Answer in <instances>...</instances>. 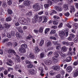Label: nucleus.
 Wrapping results in <instances>:
<instances>
[{
    "label": "nucleus",
    "mask_w": 78,
    "mask_h": 78,
    "mask_svg": "<svg viewBox=\"0 0 78 78\" xmlns=\"http://www.w3.org/2000/svg\"><path fill=\"white\" fill-rule=\"evenodd\" d=\"M8 52L9 54H12L13 53L15 56L17 57V58L18 59H17V61L18 62H20V57L19 56L16 54V52H15V51L14 50H12L11 49H9L8 51Z\"/></svg>",
    "instance_id": "f257e3e1"
},
{
    "label": "nucleus",
    "mask_w": 78,
    "mask_h": 78,
    "mask_svg": "<svg viewBox=\"0 0 78 78\" xmlns=\"http://www.w3.org/2000/svg\"><path fill=\"white\" fill-rule=\"evenodd\" d=\"M2 34L3 37H5L6 36H7V37L8 38H11L12 37V36L9 34L7 32H5V31H4L2 32Z\"/></svg>",
    "instance_id": "f03ea898"
},
{
    "label": "nucleus",
    "mask_w": 78,
    "mask_h": 78,
    "mask_svg": "<svg viewBox=\"0 0 78 78\" xmlns=\"http://www.w3.org/2000/svg\"><path fill=\"white\" fill-rule=\"evenodd\" d=\"M38 18V15H37V14H35L34 17V18L33 19V20L32 22V23L33 24L37 23V22Z\"/></svg>",
    "instance_id": "7ed1b4c3"
},
{
    "label": "nucleus",
    "mask_w": 78,
    "mask_h": 78,
    "mask_svg": "<svg viewBox=\"0 0 78 78\" xmlns=\"http://www.w3.org/2000/svg\"><path fill=\"white\" fill-rule=\"evenodd\" d=\"M23 4L26 6H29L31 4V2L28 0H25L23 2Z\"/></svg>",
    "instance_id": "20e7f679"
},
{
    "label": "nucleus",
    "mask_w": 78,
    "mask_h": 78,
    "mask_svg": "<svg viewBox=\"0 0 78 78\" xmlns=\"http://www.w3.org/2000/svg\"><path fill=\"white\" fill-rule=\"evenodd\" d=\"M52 63V61L51 60L48 59H46L44 61V63L46 65H50L51 64V63Z\"/></svg>",
    "instance_id": "39448f33"
},
{
    "label": "nucleus",
    "mask_w": 78,
    "mask_h": 78,
    "mask_svg": "<svg viewBox=\"0 0 78 78\" xmlns=\"http://www.w3.org/2000/svg\"><path fill=\"white\" fill-rule=\"evenodd\" d=\"M23 21V24H27V23L30 22V19L28 18H27V19H26L24 18Z\"/></svg>",
    "instance_id": "423d86ee"
},
{
    "label": "nucleus",
    "mask_w": 78,
    "mask_h": 78,
    "mask_svg": "<svg viewBox=\"0 0 78 78\" xmlns=\"http://www.w3.org/2000/svg\"><path fill=\"white\" fill-rule=\"evenodd\" d=\"M33 7L34 9L36 11H39V10L40 9L39 5L36 4L34 5Z\"/></svg>",
    "instance_id": "0eeeda50"
},
{
    "label": "nucleus",
    "mask_w": 78,
    "mask_h": 78,
    "mask_svg": "<svg viewBox=\"0 0 78 78\" xmlns=\"http://www.w3.org/2000/svg\"><path fill=\"white\" fill-rule=\"evenodd\" d=\"M39 70L41 72L40 75L42 76H44V69L43 68L41 67H39Z\"/></svg>",
    "instance_id": "6e6552de"
},
{
    "label": "nucleus",
    "mask_w": 78,
    "mask_h": 78,
    "mask_svg": "<svg viewBox=\"0 0 78 78\" xmlns=\"http://www.w3.org/2000/svg\"><path fill=\"white\" fill-rule=\"evenodd\" d=\"M45 45L46 47H50L51 46V42L50 41H46Z\"/></svg>",
    "instance_id": "1a4fd4ad"
},
{
    "label": "nucleus",
    "mask_w": 78,
    "mask_h": 78,
    "mask_svg": "<svg viewBox=\"0 0 78 78\" xmlns=\"http://www.w3.org/2000/svg\"><path fill=\"white\" fill-rule=\"evenodd\" d=\"M59 35L61 37V38L62 39H64V36H65V33L64 31H62L60 32L59 34Z\"/></svg>",
    "instance_id": "9d476101"
},
{
    "label": "nucleus",
    "mask_w": 78,
    "mask_h": 78,
    "mask_svg": "<svg viewBox=\"0 0 78 78\" xmlns=\"http://www.w3.org/2000/svg\"><path fill=\"white\" fill-rule=\"evenodd\" d=\"M7 61V62H6L7 65H8V66H12V65L11 64L12 63V61L10 59H8Z\"/></svg>",
    "instance_id": "9b49d317"
},
{
    "label": "nucleus",
    "mask_w": 78,
    "mask_h": 78,
    "mask_svg": "<svg viewBox=\"0 0 78 78\" xmlns=\"http://www.w3.org/2000/svg\"><path fill=\"white\" fill-rule=\"evenodd\" d=\"M70 8L71 9V10L70 11V12L71 13H72V12H75V9L73 5H71Z\"/></svg>",
    "instance_id": "f8f14e48"
},
{
    "label": "nucleus",
    "mask_w": 78,
    "mask_h": 78,
    "mask_svg": "<svg viewBox=\"0 0 78 78\" xmlns=\"http://www.w3.org/2000/svg\"><path fill=\"white\" fill-rule=\"evenodd\" d=\"M19 51L21 53H25L26 52L25 49L22 48L19 49Z\"/></svg>",
    "instance_id": "ddd939ff"
},
{
    "label": "nucleus",
    "mask_w": 78,
    "mask_h": 78,
    "mask_svg": "<svg viewBox=\"0 0 78 78\" xmlns=\"http://www.w3.org/2000/svg\"><path fill=\"white\" fill-rule=\"evenodd\" d=\"M72 60V57L69 56L67 57L66 58V61L67 62H70Z\"/></svg>",
    "instance_id": "4468645a"
},
{
    "label": "nucleus",
    "mask_w": 78,
    "mask_h": 78,
    "mask_svg": "<svg viewBox=\"0 0 78 78\" xmlns=\"http://www.w3.org/2000/svg\"><path fill=\"white\" fill-rule=\"evenodd\" d=\"M55 9L58 11H62V8L59 6H56L55 7Z\"/></svg>",
    "instance_id": "2eb2a0df"
},
{
    "label": "nucleus",
    "mask_w": 78,
    "mask_h": 78,
    "mask_svg": "<svg viewBox=\"0 0 78 78\" xmlns=\"http://www.w3.org/2000/svg\"><path fill=\"white\" fill-rule=\"evenodd\" d=\"M52 68L54 70H58L60 68V66H53Z\"/></svg>",
    "instance_id": "dca6fc26"
},
{
    "label": "nucleus",
    "mask_w": 78,
    "mask_h": 78,
    "mask_svg": "<svg viewBox=\"0 0 78 78\" xmlns=\"http://www.w3.org/2000/svg\"><path fill=\"white\" fill-rule=\"evenodd\" d=\"M74 76L75 77H76L78 75V69H76L74 71Z\"/></svg>",
    "instance_id": "f3484780"
},
{
    "label": "nucleus",
    "mask_w": 78,
    "mask_h": 78,
    "mask_svg": "<svg viewBox=\"0 0 78 78\" xmlns=\"http://www.w3.org/2000/svg\"><path fill=\"white\" fill-rule=\"evenodd\" d=\"M4 27H5V30H8V29L10 27V24L8 23L5 24L4 25Z\"/></svg>",
    "instance_id": "a211bd4d"
},
{
    "label": "nucleus",
    "mask_w": 78,
    "mask_h": 78,
    "mask_svg": "<svg viewBox=\"0 0 78 78\" xmlns=\"http://www.w3.org/2000/svg\"><path fill=\"white\" fill-rule=\"evenodd\" d=\"M25 19V18L22 17H21L19 19V21L20 22V23H23V20Z\"/></svg>",
    "instance_id": "6ab92c4d"
},
{
    "label": "nucleus",
    "mask_w": 78,
    "mask_h": 78,
    "mask_svg": "<svg viewBox=\"0 0 78 78\" xmlns=\"http://www.w3.org/2000/svg\"><path fill=\"white\" fill-rule=\"evenodd\" d=\"M67 72H70L72 70V68L71 66H69L66 69Z\"/></svg>",
    "instance_id": "aec40b11"
},
{
    "label": "nucleus",
    "mask_w": 78,
    "mask_h": 78,
    "mask_svg": "<svg viewBox=\"0 0 78 78\" xmlns=\"http://www.w3.org/2000/svg\"><path fill=\"white\" fill-rule=\"evenodd\" d=\"M54 55L55 58H58L59 57V54H58V53L57 52H55L54 53Z\"/></svg>",
    "instance_id": "412c9836"
},
{
    "label": "nucleus",
    "mask_w": 78,
    "mask_h": 78,
    "mask_svg": "<svg viewBox=\"0 0 78 78\" xmlns=\"http://www.w3.org/2000/svg\"><path fill=\"white\" fill-rule=\"evenodd\" d=\"M63 8L66 11L67 9H69V8L68 7V5L67 4H64L63 5Z\"/></svg>",
    "instance_id": "4be33fe9"
},
{
    "label": "nucleus",
    "mask_w": 78,
    "mask_h": 78,
    "mask_svg": "<svg viewBox=\"0 0 78 78\" xmlns=\"http://www.w3.org/2000/svg\"><path fill=\"white\" fill-rule=\"evenodd\" d=\"M61 48V45L60 44H58L56 45V49L57 50H59Z\"/></svg>",
    "instance_id": "5701e85b"
},
{
    "label": "nucleus",
    "mask_w": 78,
    "mask_h": 78,
    "mask_svg": "<svg viewBox=\"0 0 78 78\" xmlns=\"http://www.w3.org/2000/svg\"><path fill=\"white\" fill-rule=\"evenodd\" d=\"M21 48L26 49L27 48V45L26 44H23L21 45Z\"/></svg>",
    "instance_id": "b1692460"
},
{
    "label": "nucleus",
    "mask_w": 78,
    "mask_h": 78,
    "mask_svg": "<svg viewBox=\"0 0 78 78\" xmlns=\"http://www.w3.org/2000/svg\"><path fill=\"white\" fill-rule=\"evenodd\" d=\"M29 57L30 58V59H33L34 58V55L33 53H31L29 54Z\"/></svg>",
    "instance_id": "393cba45"
},
{
    "label": "nucleus",
    "mask_w": 78,
    "mask_h": 78,
    "mask_svg": "<svg viewBox=\"0 0 78 78\" xmlns=\"http://www.w3.org/2000/svg\"><path fill=\"white\" fill-rule=\"evenodd\" d=\"M61 50L62 51H65L66 52L67 51V48L65 46L62 47L61 48Z\"/></svg>",
    "instance_id": "a878e982"
},
{
    "label": "nucleus",
    "mask_w": 78,
    "mask_h": 78,
    "mask_svg": "<svg viewBox=\"0 0 78 78\" xmlns=\"http://www.w3.org/2000/svg\"><path fill=\"white\" fill-rule=\"evenodd\" d=\"M12 20L11 17V16L8 17L6 19V21L7 22H9Z\"/></svg>",
    "instance_id": "bb28decb"
},
{
    "label": "nucleus",
    "mask_w": 78,
    "mask_h": 78,
    "mask_svg": "<svg viewBox=\"0 0 78 78\" xmlns=\"http://www.w3.org/2000/svg\"><path fill=\"white\" fill-rule=\"evenodd\" d=\"M57 12L56 11L52 10L51 11V12H50V15H53L54 14H56Z\"/></svg>",
    "instance_id": "cd10ccee"
},
{
    "label": "nucleus",
    "mask_w": 78,
    "mask_h": 78,
    "mask_svg": "<svg viewBox=\"0 0 78 78\" xmlns=\"http://www.w3.org/2000/svg\"><path fill=\"white\" fill-rule=\"evenodd\" d=\"M7 3L8 5L10 6V5H12V1L11 0H7Z\"/></svg>",
    "instance_id": "c85d7f7f"
},
{
    "label": "nucleus",
    "mask_w": 78,
    "mask_h": 78,
    "mask_svg": "<svg viewBox=\"0 0 78 78\" xmlns=\"http://www.w3.org/2000/svg\"><path fill=\"white\" fill-rule=\"evenodd\" d=\"M55 73H56L54 72V71H53V70H51L50 72V75L51 76L54 75Z\"/></svg>",
    "instance_id": "c756f323"
},
{
    "label": "nucleus",
    "mask_w": 78,
    "mask_h": 78,
    "mask_svg": "<svg viewBox=\"0 0 78 78\" xmlns=\"http://www.w3.org/2000/svg\"><path fill=\"white\" fill-rule=\"evenodd\" d=\"M33 65L32 64H30L27 65V68L28 69H31V68H33Z\"/></svg>",
    "instance_id": "7c9ffc66"
},
{
    "label": "nucleus",
    "mask_w": 78,
    "mask_h": 78,
    "mask_svg": "<svg viewBox=\"0 0 78 78\" xmlns=\"http://www.w3.org/2000/svg\"><path fill=\"white\" fill-rule=\"evenodd\" d=\"M58 22L59 20H55V21H54V20H53V23L54 25H57Z\"/></svg>",
    "instance_id": "2f4dec72"
},
{
    "label": "nucleus",
    "mask_w": 78,
    "mask_h": 78,
    "mask_svg": "<svg viewBox=\"0 0 78 78\" xmlns=\"http://www.w3.org/2000/svg\"><path fill=\"white\" fill-rule=\"evenodd\" d=\"M62 44L63 45H66L67 46H68L69 45V42L65 41H63L62 42Z\"/></svg>",
    "instance_id": "473e14b6"
},
{
    "label": "nucleus",
    "mask_w": 78,
    "mask_h": 78,
    "mask_svg": "<svg viewBox=\"0 0 78 78\" xmlns=\"http://www.w3.org/2000/svg\"><path fill=\"white\" fill-rule=\"evenodd\" d=\"M40 56L41 58H44V56H45V54L44 52H42L41 53Z\"/></svg>",
    "instance_id": "72a5a7b5"
},
{
    "label": "nucleus",
    "mask_w": 78,
    "mask_h": 78,
    "mask_svg": "<svg viewBox=\"0 0 78 78\" xmlns=\"http://www.w3.org/2000/svg\"><path fill=\"white\" fill-rule=\"evenodd\" d=\"M44 41L43 40H41L40 41L39 44L40 46H42V45L44 44Z\"/></svg>",
    "instance_id": "f704fd0d"
},
{
    "label": "nucleus",
    "mask_w": 78,
    "mask_h": 78,
    "mask_svg": "<svg viewBox=\"0 0 78 78\" xmlns=\"http://www.w3.org/2000/svg\"><path fill=\"white\" fill-rule=\"evenodd\" d=\"M30 73L31 75H34L35 74V70L34 69H32L31 71H30Z\"/></svg>",
    "instance_id": "c9c22d12"
},
{
    "label": "nucleus",
    "mask_w": 78,
    "mask_h": 78,
    "mask_svg": "<svg viewBox=\"0 0 78 78\" xmlns=\"http://www.w3.org/2000/svg\"><path fill=\"white\" fill-rule=\"evenodd\" d=\"M7 12L9 14H12V11L10 9H8Z\"/></svg>",
    "instance_id": "e433bc0d"
},
{
    "label": "nucleus",
    "mask_w": 78,
    "mask_h": 78,
    "mask_svg": "<svg viewBox=\"0 0 78 78\" xmlns=\"http://www.w3.org/2000/svg\"><path fill=\"white\" fill-rule=\"evenodd\" d=\"M43 19L44 21H43V23H44V22H47V18L45 16L44 17Z\"/></svg>",
    "instance_id": "4c0bfd02"
},
{
    "label": "nucleus",
    "mask_w": 78,
    "mask_h": 78,
    "mask_svg": "<svg viewBox=\"0 0 78 78\" xmlns=\"http://www.w3.org/2000/svg\"><path fill=\"white\" fill-rule=\"evenodd\" d=\"M54 19H55L56 20H57V19H59L60 18L59 16H56V15L54 16Z\"/></svg>",
    "instance_id": "58836bf2"
},
{
    "label": "nucleus",
    "mask_w": 78,
    "mask_h": 78,
    "mask_svg": "<svg viewBox=\"0 0 78 78\" xmlns=\"http://www.w3.org/2000/svg\"><path fill=\"white\" fill-rule=\"evenodd\" d=\"M16 37H19V38H20L21 37V35L20 34H19L18 33H16Z\"/></svg>",
    "instance_id": "ea45409f"
},
{
    "label": "nucleus",
    "mask_w": 78,
    "mask_h": 78,
    "mask_svg": "<svg viewBox=\"0 0 78 78\" xmlns=\"http://www.w3.org/2000/svg\"><path fill=\"white\" fill-rule=\"evenodd\" d=\"M18 31L19 33H23V31L22 30L21 27H20V28L18 29Z\"/></svg>",
    "instance_id": "a19ab883"
},
{
    "label": "nucleus",
    "mask_w": 78,
    "mask_h": 78,
    "mask_svg": "<svg viewBox=\"0 0 78 78\" xmlns=\"http://www.w3.org/2000/svg\"><path fill=\"white\" fill-rule=\"evenodd\" d=\"M49 6L50 5L49 4H46L44 5L45 8H46V9H47L48 8H49Z\"/></svg>",
    "instance_id": "79ce46f5"
},
{
    "label": "nucleus",
    "mask_w": 78,
    "mask_h": 78,
    "mask_svg": "<svg viewBox=\"0 0 78 78\" xmlns=\"http://www.w3.org/2000/svg\"><path fill=\"white\" fill-rule=\"evenodd\" d=\"M49 38L50 39H51L52 40H54L55 41L56 39V38L54 36H50Z\"/></svg>",
    "instance_id": "37998d69"
},
{
    "label": "nucleus",
    "mask_w": 78,
    "mask_h": 78,
    "mask_svg": "<svg viewBox=\"0 0 78 78\" xmlns=\"http://www.w3.org/2000/svg\"><path fill=\"white\" fill-rule=\"evenodd\" d=\"M35 50L37 52H39L40 50L37 46H36L35 48Z\"/></svg>",
    "instance_id": "c03bdc74"
},
{
    "label": "nucleus",
    "mask_w": 78,
    "mask_h": 78,
    "mask_svg": "<svg viewBox=\"0 0 78 78\" xmlns=\"http://www.w3.org/2000/svg\"><path fill=\"white\" fill-rule=\"evenodd\" d=\"M44 29V27H41L39 29V32H40V33H42L43 32V30Z\"/></svg>",
    "instance_id": "a18cd8bd"
},
{
    "label": "nucleus",
    "mask_w": 78,
    "mask_h": 78,
    "mask_svg": "<svg viewBox=\"0 0 78 78\" xmlns=\"http://www.w3.org/2000/svg\"><path fill=\"white\" fill-rule=\"evenodd\" d=\"M66 56H67V55L65 54H61V56L62 57V58H65Z\"/></svg>",
    "instance_id": "49530a36"
},
{
    "label": "nucleus",
    "mask_w": 78,
    "mask_h": 78,
    "mask_svg": "<svg viewBox=\"0 0 78 78\" xmlns=\"http://www.w3.org/2000/svg\"><path fill=\"white\" fill-rule=\"evenodd\" d=\"M50 31V29L48 28H46L45 30V34H46L47 33V32H48V31Z\"/></svg>",
    "instance_id": "de8ad7c7"
},
{
    "label": "nucleus",
    "mask_w": 78,
    "mask_h": 78,
    "mask_svg": "<svg viewBox=\"0 0 78 78\" xmlns=\"http://www.w3.org/2000/svg\"><path fill=\"white\" fill-rule=\"evenodd\" d=\"M31 37H32V36H31V35H29L26 37V39H29V40H30Z\"/></svg>",
    "instance_id": "09e8293b"
},
{
    "label": "nucleus",
    "mask_w": 78,
    "mask_h": 78,
    "mask_svg": "<svg viewBox=\"0 0 78 78\" xmlns=\"http://www.w3.org/2000/svg\"><path fill=\"white\" fill-rule=\"evenodd\" d=\"M55 57H53L52 58L53 61L55 62H58V60L56 59V58H54Z\"/></svg>",
    "instance_id": "8fccbe9b"
},
{
    "label": "nucleus",
    "mask_w": 78,
    "mask_h": 78,
    "mask_svg": "<svg viewBox=\"0 0 78 78\" xmlns=\"http://www.w3.org/2000/svg\"><path fill=\"white\" fill-rule=\"evenodd\" d=\"M7 45L8 46H12V43L11 42H9L7 43Z\"/></svg>",
    "instance_id": "3c124183"
},
{
    "label": "nucleus",
    "mask_w": 78,
    "mask_h": 78,
    "mask_svg": "<svg viewBox=\"0 0 78 78\" xmlns=\"http://www.w3.org/2000/svg\"><path fill=\"white\" fill-rule=\"evenodd\" d=\"M9 41V39L8 38L4 39L2 41V42H3V43H5V42H6V41Z\"/></svg>",
    "instance_id": "603ef678"
},
{
    "label": "nucleus",
    "mask_w": 78,
    "mask_h": 78,
    "mask_svg": "<svg viewBox=\"0 0 78 78\" xmlns=\"http://www.w3.org/2000/svg\"><path fill=\"white\" fill-rule=\"evenodd\" d=\"M27 16H32V12L30 11L28 13H27Z\"/></svg>",
    "instance_id": "864d4df0"
},
{
    "label": "nucleus",
    "mask_w": 78,
    "mask_h": 78,
    "mask_svg": "<svg viewBox=\"0 0 78 78\" xmlns=\"http://www.w3.org/2000/svg\"><path fill=\"white\" fill-rule=\"evenodd\" d=\"M73 44H74V43H73V42H69V45L70 47L72 46Z\"/></svg>",
    "instance_id": "5fc2aeb1"
},
{
    "label": "nucleus",
    "mask_w": 78,
    "mask_h": 78,
    "mask_svg": "<svg viewBox=\"0 0 78 78\" xmlns=\"http://www.w3.org/2000/svg\"><path fill=\"white\" fill-rule=\"evenodd\" d=\"M55 33H56V30H52L50 32V34H53V33L55 34Z\"/></svg>",
    "instance_id": "6e6d98bb"
},
{
    "label": "nucleus",
    "mask_w": 78,
    "mask_h": 78,
    "mask_svg": "<svg viewBox=\"0 0 78 78\" xmlns=\"http://www.w3.org/2000/svg\"><path fill=\"white\" fill-rule=\"evenodd\" d=\"M11 35L12 36H15V33H14V32L13 31H11Z\"/></svg>",
    "instance_id": "4d7b16f0"
},
{
    "label": "nucleus",
    "mask_w": 78,
    "mask_h": 78,
    "mask_svg": "<svg viewBox=\"0 0 78 78\" xmlns=\"http://www.w3.org/2000/svg\"><path fill=\"white\" fill-rule=\"evenodd\" d=\"M15 69L16 71H18V70L19 69V66L18 65H16V66Z\"/></svg>",
    "instance_id": "13d9d810"
},
{
    "label": "nucleus",
    "mask_w": 78,
    "mask_h": 78,
    "mask_svg": "<svg viewBox=\"0 0 78 78\" xmlns=\"http://www.w3.org/2000/svg\"><path fill=\"white\" fill-rule=\"evenodd\" d=\"M65 15L66 17H69L70 15V13L69 12H67L65 14Z\"/></svg>",
    "instance_id": "bf43d9fd"
},
{
    "label": "nucleus",
    "mask_w": 78,
    "mask_h": 78,
    "mask_svg": "<svg viewBox=\"0 0 78 78\" xmlns=\"http://www.w3.org/2000/svg\"><path fill=\"white\" fill-rule=\"evenodd\" d=\"M34 32L36 34H37L39 33V30H34Z\"/></svg>",
    "instance_id": "052dcab7"
},
{
    "label": "nucleus",
    "mask_w": 78,
    "mask_h": 78,
    "mask_svg": "<svg viewBox=\"0 0 78 78\" xmlns=\"http://www.w3.org/2000/svg\"><path fill=\"white\" fill-rule=\"evenodd\" d=\"M25 63L26 64H31V62L28 60H26L25 61Z\"/></svg>",
    "instance_id": "680f3d73"
},
{
    "label": "nucleus",
    "mask_w": 78,
    "mask_h": 78,
    "mask_svg": "<svg viewBox=\"0 0 78 78\" xmlns=\"http://www.w3.org/2000/svg\"><path fill=\"white\" fill-rule=\"evenodd\" d=\"M67 26L69 28H72V26L70 25L69 23L67 24Z\"/></svg>",
    "instance_id": "e2e57ef3"
},
{
    "label": "nucleus",
    "mask_w": 78,
    "mask_h": 78,
    "mask_svg": "<svg viewBox=\"0 0 78 78\" xmlns=\"http://www.w3.org/2000/svg\"><path fill=\"white\" fill-rule=\"evenodd\" d=\"M42 14H44V11H41L38 13V15H42Z\"/></svg>",
    "instance_id": "0e129e2a"
},
{
    "label": "nucleus",
    "mask_w": 78,
    "mask_h": 78,
    "mask_svg": "<svg viewBox=\"0 0 78 78\" xmlns=\"http://www.w3.org/2000/svg\"><path fill=\"white\" fill-rule=\"evenodd\" d=\"M56 78H61V74H58L56 76Z\"/></svg>",
    "instance_id": "69168bd1"
},
{
    "label": "nucleus",
    "mask_w": 78,
    "mask_h": 78,
    "mask_svg": "<svg viewBox=\"0 0 78 78\" xmlns=\"http://www.w3.org/2000/svg\"><path fill=\"white\" fill-rule=\"evenodd\" d=\"M74 41L75 42H78V38H75L74 39Z\"/></svg>",
    "instance_id": "338daca9"
},
{
    "label": "nucleus",
    "mask_w": 78,
    "mask_h": 78,
    "mask_svg": "<svg viewBox=\"0 0 78 78\" xmlns=\"http://www.w3.org/2000/svg\"><path fill=\"white\" fill-rule=\"evenodd\" d=\"M4 75H7V74H8V70H5V71H4Z\"/></svg>",
    "instance_id": "774afa93"
}]
</instances>
